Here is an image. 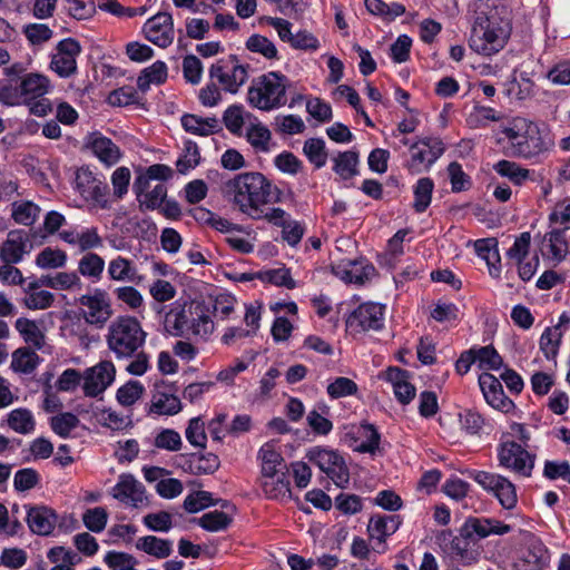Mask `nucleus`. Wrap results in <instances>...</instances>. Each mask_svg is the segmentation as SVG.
Wrapping results in <instances>:
<instances>
[{
    "label": "nucleus",
    "mask_w": 570,
    "mask_h": 570,
    "mask_svg": "<svg viewBox=\"0 0 570 570\" xmlns=\"http://www.w3.org/2000/svg\"><path fill=\"white\" fill-rule=\"evenodd\" d=\"M444 151L445 145L441 138L435 136L417 138L410 145L403 166L411 175L426 173Z\"/></svg>",
    "instance_id": "6"
},
{
    "label": "nucleus",
    "mask_w": 570,
    "mask_h": 570,
    "mask_svg": "<svg viewBox=\"0 0 570 570\" xmlns=\"http://www.w3.org/2000/svg\"><path fill=\"white\" fill-rule=\"evenodd\" d=\"M560 324L547 327L540 336L539 347L548 361H557L562 341Z\"/></svg>",
    "instance_id": "42"
},
{
    "label": "nucleus",
    "mask_w": 570,
    "mask_h": 570,
    "mask_svg": "<svg viewBox=\"0 0 570 570\" xmlns=\"http://www.w3.org/2000/svg\"><path fill=\"white\" fill-rule=\"evenodd\" d=\"M332 269L338 278L353 284H363L375 274V267L363 259H342Z\"/></svg>",
    "instance_id": "26"
},
{
    "label": "nucleus",
    "mask_w": 570,
    "mask_h": 570,
    "mask_svg": "<svg viewBox=\"0 0 570 570\" xmlns=\"http://www.w3.org/2000/svg\"><path fill=\"white\" fill-rule=\"evenodd\" d=\"M248 71V63H242L237 56L229 55L213 63L208 73L210 80H216L224 91L236 94L247 81Z\"/></svg>",
    "instance_id": "7"
},
{
    "label": "nucleus",
    "mask_w": 570,
    "mask_h": 570,
    "mask_svg": "<svg viewBox=\"0 0 570 570\" xmlns=\"http://www.w3.org/2000/svg\"><path fill=\"white\" fill-rule=\"evenodd\" d=\"M110 494L120 503L139 508L146 501V489L132 474L122 473L117 483L111 488Z\"/></svg>",
    "instance_id": "19"
},
{
    "label": "nucleus",
    "mask_w": 570,
    "mask_h": 570,
    "mask_svg": "<svg viewBox=\"0 0 570 570\" xmlns=\"http://www.w3.org/2000/svg\"><path fill=\"white\" fill-rule=\"evenodd\" d=\"M40 207L30 200L12 203L11 217L20 225L31 226L37 220Z\"/></svg>",
    "instance_id": "57"
},
{
    "label": "nucleus",
    "mask_w": 570,
    "mask_h": 570,
    "mask_svg": "<svg viewBox=\"0 0 570 570\" xmlns=\"http://www.w3.org/2000/svg\"><path fill=\"white\" fill-rule=\"evenodd\" d=\"M190 302H175L165 315L164 327L171 336H185L190 330Z\"/></svg>",
    "instance_id": "28"
},
{
    "label": "nucleus",
    "mask_w": 570,
    "mask_h": 570,
    "mask_svg": "<svg viewBox=\"0 0 570 570\" xmlns=\"http://www.w3.org/2000/svg\"><path fill=\"white\" fill-rule=\"evenodd\" d=\"M200 159L198 145L193 140H186L184 142L183 153L176 161L177 171L181 175H186L200 164Z\"/></svg>",
    "instance_id": "52"
},
{
    "label": "nucleus",
    "mask_w": 570,
    "mask_h": 570,
    "mask_svg": "<svg viewBox=\"0 0 570 570\" xmlns=\"http://www.w3.org/2000/svg\"><path fill=\"white\" fill-rule=\"evenodd\" d=\"M333 170L341 179H351L357 175L358 154L354 150L338 153L333 157Z\"/></svg>",
    "instance_id": "44"
},
{
    "label": "nucleus",
    "mask_w": 570,
    "mask_h": 570,
    "mask_svg": "<svg viewBox=\"0 0 570 570\" xmlns=\"http://www.w3.org/2000/svg\"><path fill=\"white\" fill-rule=\"evenodd\" d=\"M145 38L159 48L169 47L175 38L174 20L169 12H158L142 26Z\"/></svg>",
    "instance_id": "17"
},
{
    "label": "nucleus",
    "mask_w": 570,
    "mask_h": 570,
    "mask_svg": "<svg viewBox=\"0 0 570 570\" xmlns=\"http://www.w3.org/2000/svg\"><path fill=\"white\" fill-rule=\"evenodd\" d=\"M39 283L42 286L59 291L71 289L81 284L76 272H59L55 275L41 276Z\"/></svg>",
    "instance_id": "53"
},
{
    "label": "nucleus",
    "mask_w": 570,
    "mask_h": 570,
    "mask_svg": "<svg viewBox=\"0 0 570 570\" xmlns=\"http://www.w3.org/2000/svg\"><path fill=\"white\" fill-rule=\"evenodd\" d=\"M474 22L469 40L470 48L491 57L501 51L511 36V18L502 0H474Z\"/></svg>",
    "instance_id": "1"
},
{
    "label": "nucleus",
    "mask_w": 570,
    "mask_h": 570,
    "mask_svg": "<svg viewBox=\"0 0 570 570\" xmlns=\"http://www.w3.org/2000/svg\"><path fill=\"white\" fill-rule=\"evenodd\" d=\"M257 458L261 461L262 478L274 475L277 472H282L285 468L279 446L275 442L264 443L258 451Z\"/></svg>",
    "instance_id": "36"
},
{
    "label": "nucleus",
    "mask_w": 570,
    "mask_h": 570,
    "mask_svg": "<svg viewBox=\"0 0 570 570\" xmlns=\"http://www.w3.org/2000/svg\"><path fill=\"white\" fill-rule=\"evenodd\" d=\"M475 352V362L480 370L484 371H498L503 365V360L497 350L491 346L473 347Z\"/></svg>",
    "instance_id": "58"
},
{
    "label": "nucleus",
    "mask_w": 570,
    "mask_h": 570,
    "mask_svg": "<svg viewBox=\"0 0 570 570\" xmlns=\"http://www.w3.org/2000/svg\"><path fill=\"white\" fill-rule=\"evenodd\" d=\"M168 77V68L164 61L157 60L141 70L137 78V87L142 92L149 90L151 85H163Z\"/></svg>",
    "instance_id": "39"
},
{
    "label": "nucleus",
    "mask_w": 570,
    "mask_h": 570,
    "mask_svg": "<svg viewBox=\"0 0 570 570\" xmlns=\"http://www.w3.org/2000/svg\"><path fill=\"white\" fill-rule=\"evenodd\" d=\"M175 384L159 381L150 392V401L147 404V413L157 416H171L183 410L180 399L177 395Z\"/></svg>",
    "instance_id": "12"
},
{
    "label": "nucleus",
    "mask_w": 570,
    "mask_h": 570,
    "mask_svg": "<svg viewBox=\"0 0 570 570\" xmlns=\"http://www.w3.org/2000/svg\"><path fill=\"white\" fill-rule=\"evenodd\" d=\"M39 281L32 282L24 288L23 304L29 309H46L55 302L53 294L49 291L39 289Z\"/></svg>",
    "instance_id": "41"
},
{
    "label": "nucleus",
    "mask_w": 570,
    "mask_h": 570,
    "mask_svg": "<svg viewBox=\"0 0 570 570\" xmlns=\"http://www.w3.org/2000/svg\"><path fill=\"white\" fill-rule=\"evenodd\" d=\"M478 256L487 262L489 275L499 279L501 276V257L495 238H482L474 243Z\"/></svg>",
    "instance_id": "34"
},
{
    "label": "nucleus",
    "mask_w": 570,
    "mask_h": 570,
    "mask_svg": "<svg viewBox=\"0 0 570 570\" xmlns=\"http://www.w3.org/2000/svg\"><path fill=\"white\" fill-rule=\"evenodd\" d=\"M379 379L389 382L396 400L406 405L415 397L416 389L410 382V373L396 366H390L379 374Z\"/></svg>",
    "instance_id": "24"
},
{
    "label": "nucleus",
    "mask_w": 570,
    "mask_h": 570,
    "mask_svg": "<svg viewBox=\"0 0 570 570\" xmlns=\"http://www.w3.org/2000/svg\"><path fill=\"white\" fill-rule=\"evenodd\" d=\"M37 350L30 347H19L12 353L11 367L16 372L23 374L32 373L40 364V357L36 353Z\"/></svg>",
    "instance_id": "46"
},
{
    "label": "nucleus",
    "mask_w": 570,
    "mask_h": 570,
    "mask_svg": "<svg viewBox=\"0 0 570 570\" xmlns=\"http://www.w3.org/2000/svg\"><path fill=\"white\" fill-rule=\"evenodd\" d=\"M501 119L502 115H500L494 108L476 106L468 115L465 122L469 128L479 129L487 127L490 121H499Z\"/></svg>",
    "instance_id": "59"
},
{
    "label": "nucleus",
    "mask_w": 570,
    "mask_h": 570,
    "mask_svg": "<svg viewBox=\"0 0 570 570\" xmlns=\"http://www.w3.org/2000/svg\"><path fill=\"white\" fill-rule=\"evenodd\" d=\"M81 52L80 43L73 38L58 42L56 52L51 56L50 69L60 78H69L77 72V57Z\"/></svg>",
    "instance_id": "16"
},
{
    "label": "nucleus",
    "mask_w": 570,
    "mask_h": 570,
    "mask_svg": "<svg viewBox=\"0 0 570 570\" xmlns=\"http://www.w3.org/2000/svg\"><path fill=\"white\" fill-rule=\"evenodd\" d=\"M479 385L487 403L503 413H510L514 410L515 405L503 391L502 384L499 379L490 373H482L479 375Z\"/></svg>",
    "instance_id": "23"
},
{
    "label": "nucleus",
    "mask_w": 570,
    "mask_h": 570,
    "mask_svg": "<svg viewBox=\"0 0 570 570\" xmlns=\"http://www.w3.org/2000/svg\"><path fill=\"white\" fill-rule=\"evenodd\" d=\"M402 524L397 514H374L370 518L367 533L370 539L384 543L386 538L394 534Z\"/></svg>",
    "instance_id": "31"
},
{
    "label": "nucleus",
    "mask_w": 570,
    "mask_h": 570,
    "mask_svg": "<svg viewBox=\"0 0 570 570\" xmlns=\"http://www.w3.org/2000/svg\"><path fill=\"white\" fill-rule=\"evenodd\" d=\"M136 548L157 559H165L173 552V543L168 539L156 535H145L138 539Z\"/></svg>",
    "instance_id": "40"
},
{
    "label": "nucleus",
    "mask_w": 570,
    "mask_h": 570,
    "mask_svg": "<svg viewBox=\"0 0 570 570\" xmlns=\"http://www.w3.org/2000/svg\"><path fill=\"white\" fill-rule=\"evenodd\" d=\"M245 47L248 51L258 53L267 60H278V50L274 42L267 37L255 33L248 37L245 42Z\"/></svg>",
    "instance_id": "54"
},
{
    "label": "nucleus",
    "mask_w": 570,
    "mask_h": 570,
    "mask_svg": "<svg viewBox=\"0 0 570 570\" xmlns=\"http://www.w3.org/2000/svg\"><path fill=\"white\" fill-rule=\"evenodd\" d=\"M85 146L106 167L116 165L122 156L120 148L110 138L98 131L91 132L86 137Z\"/></svg>",
    "instance_id": "25"
},
{
    "label": "nucleus",
    "mask_w": 570,
    "mask_h": 570,
    "mask_svg": "<svg viewBox=\"0 0 570 570\" xmlns=\"http://www.w3.org/2000/svg\"><path fill=\"white\" fill-rule=\"evenodd\" d=\"M291 80L281 71H267L250 81L247 89V102L262 111H272L287 104V90Z\"/></svg>",
    "instance_id": "4"
},
{
    "label": "nucleus",
    "mask_w": 570,
    "mask_h": 570,
    "mask_svg": "<svg viewBox=\"0 0 570 570\" xmlns=\"http://www.w3.org/2000/svg\"><path fill=\"white\" fill-rule=\"evenodd\" d=\"M469 476L475 481L484 491L492 493L505 510H512L518 503L515 485L505 476L488 472L471 471Z\"/></svg>",
    "instance_id": "10"
},
{
    "label": "nucleus",
    "mask_w": 570,
    "mask_h": 570,
    "mask_svg": "<svg viewBox=\"0 0 570 570\" xmlns=\"http://www.w3.org/2000/svg\"><path fill=\"white\" fill-rule=\"evenodd\" d=\"M109 278L117 282H135L137 268L131 259L117 256L108 264Z\"/></svg>",
    "instance_id": "45"
},
{
    "label": "nucleus",
    "mask_w": 570,
    "mask_h": 570,
    "mask_svg": "<svg viewBox=\"0 0 570 570\" xmlns=\"http://www.w3.org/2000/svg\"><path fill=\"white\" fill-rule=\"evenodd\" d=\"M224 197L242 214L255 220H264L267 205L282 200V190L258 171L242 173L223 186Z\"/></svg>",
    "instance_id": "2"
},
{
    "label": "nucleus",
    "mask_w": 570,
    "mask_h": 570,
    "mask_svg": "<svg viewBox=\"0 0 570 570\" xmlns=\"http://www.w3.org/2000/svg\"><path fill=\"white\" fill-rule=\"evenodd\" d=\"M186 440L190 445L199 449H205L207 444V434L205 423L200 416L193 417L188 421L185 430Z\"/></svg>",
    "instance_id": "64"
},
{
    "label": "nucleus",
    "mask_w": 570,
    "mask_h": 570,
    "mask_svg": "<svg viewBox=\"0 0 570 570\" xmlns=\"http://www.w3.org/2000/svg\"><path fill=\"white\" fill-rule=\"evenodd\" d=\"M257 276L263 283L275 286H283L288 289H293L296 286V282L293 279L291 271L285 266L258 271Z\"/></svg>",
    "instance_id": "55"
},
{
    "label": "nucleus",
    "mask_w": 570,
    "mask_h": 570,
    "mask_svg": "<svg viewBox=\"0 0 570 570\" xmlns=\"http://www.w3.org/2000/svg\"><path fill=\"white\" fill-rule=\"evenodd\" d=\"M57 520L56 512L47 507H33L27 513L30 530L39 535L50 534L57 524Z\"/></svg>",
    "instance_id": "33"
},
{
    "label": "nucleus",
    "mask_w": 570,
    "mask_h": 570,
    "mask_svg": "<svg viewBox=\"0 0 570 570\" xmlns=\"http://www.w3.org/2000/svg\"><path fill=\"white\" fill-rule=\"evenodd\" d=\"M61 240L68 245L76 246L80 252H90L91 249L100 248L104 244L97 227H77L63 229L59 232Z\"/></svg>",
    "instance_id": "29"
},
{
    "label": "nucleus",
    "mask_w": 570,
    "mask_h": 570,
    "mask_svg": "<svg viewBox=\"0 0 570 570\" xmlns=\"http://www.w3.org/2000/svg\"><path fill=\"white\" fill-rule=\"evenodd\" d=\"M434 183L429 177L420 178L413 187V208L416 213H424L431 204Z\"/></svg>",
    "instance_id": "51"
},
{
    "label": "nucleus",
    "mask_w": 570,
    "mask_h": 570,
    "mask_svg": "<svg viewBox=\"0 0 570 570\" xmlns=\"http://www.w3.org/2000/svg\"><path fill=\"white\" fill-rule=\"evenodd\" d=\"M8 426L20 434H30L33 432L36 422L30 410L24 407L14 409L7 415Z\"/></svg>",
    "instance_id": "47"
},
{
    "label": "nucleus",
    "mask_w": 570,
    "mask_h": 570,
    "mask_svg": "<svg viewBox=\"0 0 570 570\" xmlns=\"http://www.w3.org/2000/svg\"><path fill=\"white\" fill-rule=\"evenodd\" d=\"M105 269V261L96 253H86L78 262V272L94 282L100 281Z\"/></svg>",
    "instance_id": "50"
},
{
    "label": "nucleus",
    "mask_w": 570,
    "mask_h": 570,
    "mask_svg": "<svg viewBox=\"0 0 570 570\" xmlns=\"http://www.w3.org/2000/svg\"><path fill=\"white\" fill-rule=\"evenodd\" d=\"M267 223L282 228V239L291 247H296L304 234L305 224L291 219V215L279 207L268 208V214L264 219Z\"/></svg>",
    "instance_id": "20"
},
{
    "label": "nucleus",
    "mask_w": 570,
    "mask_h": 570,
    "mask_svg": "<svg viewBox=\"0 0 570 570\" xmlns=\"http://www.w3.org/2000/svg\"><path fill=\"white\" fill-rule=\"evenodd\" d=\"M14 328L29 347L42 353L50 352L45 327L41 323L27 317H19L14 322Z\"/></svg>",
    "instance_id": "30"
},
{
    "label": "nucleus",
    "mask_w": 570,
    "mask_h": 570,
    "mask_svg": "<svg viewBox=\"0 0 570 570\" xmlns=\"http://www.w3.org/2000/svg\"><path fill=\"white\" fill-rule=\"evenodd\" d=\"M306 458L324 472L340 488L350 482V470L344 458L335 450L314 446L308 450Z\"/></svg>",
    "instance_id": "9"
},
{
    "label": "nucleus",
    "mask_w": 570,
    "mask_h": 570,
    "mask_svg": "<svg viewBox=\"0 0 570 570\" xmlns=\"http://www.w3.org/2000/svg\"><path fill=\"white\" fill-rule=\"evenodd\" d=\"M249 116L242 105H233L224 111L223 122L230 134L240 136L245 118Z\"/></svg>",
    "instance_id": "61"
},
{
    "label": "nucleus",
    "mask_w": 570,
    "mask_h": 570,
    "mask_svg": "<svg viewBox=\"0 0 570 570\" xmlns=\"http://www.w3.org/2000/svg\"><path fill=\"white\" fill-rule=\"evenodd\" d=\"M190 330L189 333L202 340H208L215 331L212 308L204 301L190 302Z\"/></svg>",
    "instance_id": "27"
},
{
    "label": "nucleus",
    "mask_w": 570,
    "mask_h": 570,
    "mask_svg": "<svg viewBox=\"0 0 570 570\" xmlns=\"http://www.w3.org/2000/svg\"><path fill=\"white\" fill-rule=\"evenodd\" d=\"M146 332L134 316H118L108 326L106 342L118 360H128L141 350L146 342Z\"/></svg>",
    "instance_id": "5"
},
{
    "label": "nucleus",
    "mask_w": 570,
    "mask_h": 570,
    "mask_svg": "<svg viewBox=\"0 0 570 570\" xmlns=\"http://www.w3.org/2000/svg\"><path fill=\"white\" fill-rule=\"evenodd\" d=\"M544 254L556 262H561L568 254V243L564 232L552 229L543 238Z\"/></svg>",
    "instance_id": "43"
},
{
    "label": "nucleus",
    "mask_w": 570,
    "mask_h": 570,
    "mask_svg": "<svg viewBox=\"0 0 570 570\" xmlns=\"http://www.w3.org/2000/svg\"><path fill=\"white\" fill-rule=\"evenodd\" d=\"M145 386L135 380H130L121 385L116 393V399L122 406L134 405L144 394Z\"/></svg>",
    "instance_id": "63"
},
{
    "label": "nucleus",
    "mask_w": 570,
    "mask_h": 570,
    "mask_svg": "<svg viewBox=\"0 0 570 570\" xmlns=\"http://www.w3.org/2000/svg\"><path fill=\"white\" fill-rule=\"evenodd\" d=\"M79 304L85 307L82 311L85 323L102 326L111 315L110 304L106 292L96 289L94 294L82 295Z\"/></svg>",
    "instance_id": "22"
},
{
    "label": "nucleus",
    "mask_w": 570,
    "mask_h": 570,
    "mask_svg": "<svg viewBox=\"0 0 570 570\" xmlns=\"http://www.w3.org/2000/svg\"><path fill=\"white\" fill-rule=\"evenodd\" d=\"M385 306L377 303H363L347 317L346 326L352 334L380 331L384 326Z\"/></svg>",
    "instance_id": "13"
},
{
    "label": "nucleus",
    "mask_w": 570,
    "mask_h": 570,
    "mask_svg": "<svg viewBox=\"0 0 570 570\" xmlns=\"http://www.w3.org/2000/svg\"><path fill=\"white\" fill-rule=\"evenodd\" d=\"M493 170L501 177L509 179L514 186H523L528 180H534V170L513 160H499L493 165Z\"/></svg>",
    "instance_id": "37"
},
{
    "label": "nucleus",
    "mask_w": 570,
    "mask_h": 570,
    "mask_svg": "<svg viewBox=\"0 0 570 570\" xmlns=\"http://www.w3.org/2000/svg\"><path fill=\"white\" fill-rule=\"evenodd\" d=\"M67 253L60 248L45 247L36 256V265L41 269H58L66 266Z\"/></svg>",
    "instance_id": "48"
},
{
    "label": "nucleus",
    "mask_w": 570,
    "mask_h": 570,
    "mask_svg": "<svg viewBox=\"0 0 570 570\" xmlns=\"http://www.w3.org/2000/svg\"><path fill=\"white\" fill-rule=\"evenodd\" d=\"M304 155L307 157L315 168L320 169L325 166L327 160V151L325 141L322 138H309L303 146Z\"/></svg>",
    "instance_id": "62"
},
{
    "label": "nucleus",
    "mask_w": 570,
    "mask_h": 570,
    "mask_svg": "<svg viewBox=\"0 0 570 570\" xmlns=\"http://www.w3.org/2000/svg\"><path fill=\"white\" fill-rule=\"evenodd\" d=\"M116 368L112 362L101 361L85 371L83 393L86 396L96 397L101 394L115 380Z\"/></svg>",
    "instance_id": "18"
},
{
    "label": "nucleus",
    "mask_w": 570,
    "mask_h": 570,
    "mask_svg": "<svg viewBox=\"0 0 570 570\" xmlns=\"http://www.w3.org/2000/svg\"><path fill=\"white\" fill-rule=\"evenodd\" d=\"M520 549L513 561L515 570H542L549 559L548 549L540 538L527 530L519 531Z\"/></svg>",
    "instance_id": "8"
},
{
    "label": "nucleus",
    "mask_w": 570,
    "mask_h": 570,
    "mask_svg": "<svg viewBox=\"0 0 570 570\" xmlns=\"http://www.w3.org/2000/svg\"><path fill=\"white\" fill-rule=\"evenodd\" d=\"M75 188L86 202L95 207L101 209L110 207L109 186L88 167H81L76 171Z\"/></svg>",
    "instance_id": "11"
},
{
    "label": "nucleus",
    "mask_w": 570,
    "mask_h": 570,
    "mask_svg": "<svg viewBox=\"0 0 570 570\" xmlns=\"http://www.w3.org/2000/svg\"><path fill=\"white\" fill-rule=\"evenodd\" d=\"M498 460L500 466L529 478L534 468L535 455L529 453L521 444L508 441L499 446Z\"/></svg>",
    "instance_id": "14"
},
{
    "label": "nucleus",
    "mask_w": 570,
    "mask_h": 570,
    "mask_svg": "<svg viewBox=\"0 0 570 570\" xmlns=\"http://www.w3.org/2000/svg\"><path fill=\"white\" fill-rule=\"evenodd\" d=\"M262 488L268 499L286 501L292 497L289 480L284 471L263 476Z\"/></svg>",
    "instance_id": "38"
},
{
    "label": "nucleus",
    "mask_w": 570,
    "mask_h": 570,
    "mask_svg": "<svg viewBox=\"0 0 570 570\" xmlns=\"http://www.w3.org/2000/svg\"><path fill=\"white\" fill-rule=\"evenodd\" d=\"M19 86L24 104H30L48 94L51 88V82L49 78L42 73L29 72L20 78Z\"/></svg>",
    "instance_id": "32"
},
{
    "label": "nucleus",
    "mask_w": 570,
    "mask_h": 570,
    "mask_svg": "<svg viewBox=\"0 0 570 570\" xmlns=\"http://www.w3.org/2000/svg\"><path fill=\"white\" fill-rule=\"evenodd\" d=\"M183 128L193 135L207 137L222 130L216 117H200L194 114H185L180 118Z\"/></svg>",
    "instance_id": "35"
},
{
    "label": "nucleus",
    "mask_w": 570,
    "mask_h": 570,
    "mask_svg": "<svg viewBox=\"0 0 570 570\" xmlns=\"http://www.w3.org/2000/svg\"><path fill=\"white\" fill-rule=\"evenodd\" d=\"M341 440L355 452L373 454L379 449L380 434L372 424H348L343 426Z\"/></svg>",
    "instance_id": "15"
},
{
    "label": "nucleus",
    "mask_w": 570,
    "mask_h": 570,
    "mask_svg": "<svg viewBox=\"0 0 570 570\" xmlns=\"http://www.w3.org/2000/svg\"><path fill=\"white\" fill-rule=\"evenodd\" d=\"M500 132L508 141L512 157L541 163L554 147V137L549 128L527 118L514 117L501 126Z\"/></svg>",
    "instance_id": "3"
},
{
    "label": "nucleus",
    "mask_w": 570,
    "mask_h": 570,
    "mask_svg": "<svg viewBox=\"0 0 570 570\" xmlns=\"http://www.w3.org/2000/svg\"><path fill=\"white\" fill-rule=\"evenodd\" d=\"M451 551L455 559L465 566L476 562L479 553L473 548L471 538L464 533L462 537H455L451 542Z\"/></svg>",
    "instance_id": "56"
},
{
    "label": "nucleus",
    "mask_w": 570,
    "mask_h": 570,
    "mask_svg": "<svg viewBox=\"0 0 570 570\" xmlns=\"http://www.w3.org/2000/svg\"><path fill=\"white\" fill-rule=\"evenodd\" d=\"M31 249L29 233L24 229H12L0 245V259L4 264H18Z\"/></svg>",
    "instance_id": "21"
},
{
    "label": "nucleus",
    "mask_w": 570,
    "mask_h": 570,
    "mask_svg": "<svg viewBox=\"0 0 570 570\" xmlns=\"http://www.w3.org/2000/svg\"><path fill=\"white\" fill-rule=\"evenodd\" d=\"M219 459L214 453H193L188 458L187 470L196 475L212 474L219 468Z\"/></svg>",
    "instance_id": "49"
},
{
    "label": "nucleus",
    "mask_w": 570,
    "mask_h": 570,
    "mask_svg": "<svg viewBox=\"0 0 570 570\" xmlns=\"http://www.w3.org/2000/svg\"><path fill=\"white\" fill-rule=\"evenodd\" d=\"M271 138L269 129L261 122L250 125L246 131V139L256 151H268Z\"/></svg>",
    "instance_id": "60"
}]
</instances>
